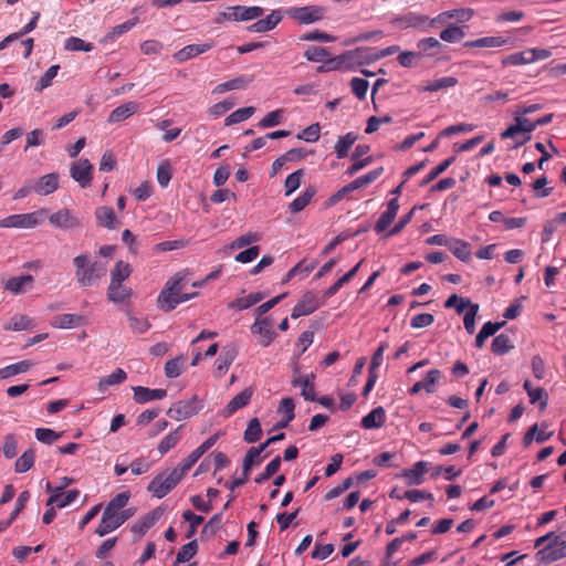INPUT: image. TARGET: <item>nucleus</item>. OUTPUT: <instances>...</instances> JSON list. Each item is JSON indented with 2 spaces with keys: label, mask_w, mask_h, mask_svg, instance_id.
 Returning a JSON list of instances; mask_svg holds the SVG:
<instances>
[{
  "label": "nucleus",
  "mask_w": 566,
  "mask_h": 566,
  "mask_svg": "<svg viewBox=\"0 0 566 566\" xmlns=\"http://www.w3.org/2000/svg\"><path fill=\"white\" fill-rule=\"evenodd\" d=\"M528 132H531V125L527 124V120L516 117V124L505 129L501 134V137L503 139L514 138L516 139V144L521 145L528 139V136H526Z\"/></svg>",
  "instance_id": "obj_16"
},
{
  "label": "nucleus",
  "mask_w": 566,
  "mask_h": 566,
  "mask_svg": "<svg viewBox=\"0 0 566 566\" xmlns=\"http://www.w3.org/2000/svg\"><path fill=\"white\" fill-rule=\"evenodd\" d=\"M449 250L463 262H468L471 259L470 244L461 239L450 240L448 244Z\"/></svg>",
  "instance_id": "obj_34"
},
{
  "label": "nucleus",
  "mask_w": 566,
  "mask_h": 566,
  "mask_svg": "<svg viewBox=\"0 0 566 566\" xmlns=\"http://www.w3.org/2000/svg\"><path fill=\"white\" fill-rule=\"evenodd\" d=\"M33 281L34 279L30 274L13 276L7 281L4 287L13 294H21L24 292L25 285H32Z\"/></svg>",
  "instance_id": "obj_36"
},
{
  "label": "nucleus",
  "mask_w": 566,
  "mask_h": 566,
  "mask_svg": "<svg viewBox=\"0 0 566 566\" xmlns=\"http://www.w3.org/2000/svg\"><path fill=\"white\" fill-rule=\"evenodd\" d=\"M31 326L32 321L27 315H14L4 328L7 331H25L31 328Z\"/></svg>",
  "instance_id": "obj_60"
},
{
  "label": "nucleus",
  "mask_w": 566,
  "mask_h": 566,
  "mask_svg": "<svg viewBox=\"0 0 566 566\" xmlns=\"http://www.w3.org/2000/svg\"><path fill=\"white\" fill-rule=\"evenodd\" d=\"M464 36V28L455 24H448L447 28L440 32V39L448 43L460 42Z\"/></svg>",
  "instance_id": "obj_44"
},
{
  "label": "nucleus",
  "mask_w": 566,
  "mask_h": 566,
  "mask_svg": "<svg viewBox=\"0 0 566 566\" xmlns=\"http://www.w3.org/2000/svg\"><path fill=\"white\" fill-rule=\"evenodd\" d=\"M249 83H250V80L247 76H243V75L238 76L230 81L218 84L214 87L213 93L223 94L228 91L242 90V88H245Z\"/></svg>",
  "instance_id": "obj_39"
},
{
  "label": "nucleus",
  "mask_w": 566,
  "mask_h": 566,
  "mask_svg": "<svg viewBox=\"0 0 566 566\" xmlns=\"http://www.w3.org/2000/svg\"><path fill=\"white\" fill-rule=\"evenodd\" d=\"M50 224L63 231H71L82 227V219L72 210L62 208L48 216Z\"/></svg>",
  "instance_id": "obj_5"
},
{
  "label": "nucleus",
  "mask_w": 566,
  "mask_h": 566,
  "mask_svg": "<svg viewBox=\"0 0 566 566\" xmlns=\"http://www.w3.org/2000/svg\"><path fill=\"white\" fill-rule=\"evenodd\" d=\"M228 21H251L261 18L264 9L259 6L244 7L233 6L229 8Z\"/></svg>",
  "instance_id": "obj_11"
},
{
  "label": "nucleus",
  "mask_w": 566,
  "mask_h": 566,
  "mask_svg": "<svg viewBox=\"0 0 566 566\" xmlns=\"http://www.w3.org/2000/svg\"><path fill=\"white\" fill-rule=\"evenodd\" d=\"M80 495L77 490H69L63 492V486L56 488V492L53 493L46 501V506H56L59 509L65 507L73 503Z\"/></svg>",
  "instance_id": "obj_18"
},
{
  "label": "nucleus",
  "mask_w": 566,
  "mask_h": 566,
  "mask_svg": "<svg viewBox=\"0 0 566 566\" xmlns=\"http://www.w3.org/2000/svg\"><path fill=\"white\" fill-rule=\"evenodd\" d=\"M198 551V544L197 541H191L187 544H185L180 551L178 552L176 556L175 564H181L190 560Z\"/></svg>",
  "instance_id": "obj_56"
},
{
  "label": "nucleus",
  "mask_w": 566,
  "mask_h": 566,
  "mask_svg": "<svg viewBox=\"0 0 566 566\" xmlns=\"http://www.w3.org/2000/svg\"><path fill=\"white\" fill-rule=\"evenodd\" d=\"M262 436V428L258 418H252L244 431L243 439L248 443H254L260 440Z\"/></svg>",
  "instance_id": "obj_47"
},
{
  "label": "nucleus",
  "mask_w": 566,
  "mask_h": 566,
  "mask_svg": "<svg viewBox=\"0 0 566 566\" xmlns=\"http://www.w3.org/2000/svg\"><path fill=\"white\" fill-rule=\"evenodd\" d=\"M3 454L7 459H12L18 453V438L13 433H8L3 438Z\"/></svg>",
  "instance_id": "obj_59"
},
{
  "label": "nucleus",
  "mask_w": 566,
  "mask_h": 566,
  "mask_svg": "<svg viewBox=\"0 0 566 566\" xmlns=\"http://www.w3.org/2000/svg\"><path fill=\"white\" fill-rule=\"evenodd\" d=\"M442 378V371L440 369H431L427 373L426 377L421 380L422 388L427 394L436 392V386Z\"/></svg>",
  "instance_id": "obj_49"
},
{
  "label": "nucleus",
  "mask_w": 566,
  "mask_h": 566,
  "mask_svg": "<svg viewBox=\"0 0 566 566\" xmlns=\"http://www.w3.org/2000/svg\"><path fill=\"white\" fill-rule=\"evenodd\" d=\"M286 14L301 24H311L324 18L325 9L319 6L292 7L286 9Z\"/></svg>",
  "instance_id": "obj_6"
},
{
  "label": "nucleus",
  "mask_w": 566,
  "mask_h": 566,
  "mask_svg": "<svg viewBox=\"0 0 566 566\" xmlns=\"http://www.w3.org/2000/svg\"><path fill=\"white\" fill-rule=\"evenodd\" d=\"M59 188V175L51 172L42 176L33 186V191L41 196L53 193Z\"/></svg>",
  "instance_id": "obj_19"
},
{
  "label": "nucleus",
  "mask_w": 566,
  "mask_h": 566,
  "mask_svg": "<svg viewBox=\"0 0 566 566\" xmlns=\"http://www.w3.org/2000/svg\"><path fill=\"white\" fill-rule=\"evenodd\" d=\"M357 134L349 132L344 136H340L335 144V154L337 158H345L354 143L357 140Z\"/></svg>",
  "instance_id": "obj_35"
},
{
  "label": "nucleus",
  "mask_w": 566,
  "mask_h": 566,
  "mask_svg": "<svg viewBox=\"0 0 566 566\" xmlns=\"http://www.w3.org/2000/svg\"><path fill=\"white\" fill-rule=\"evenodd\" d=\"M85 318L77 314H60L53 317L51 325L55 328H73L84 324Z\"/></svg>",
  "instance_id": "obj_28"
},
{
  "label": "nucleus",
  "mask_w": 566,
  "mask_h": 566,
  "mask_svg": "<svg viewBox=\"0 0 566 566\" xmlns=\"http://www.w3.org/2000/svg\"><path fill=\"white\" fill-rule=\"evenodd\" d=\"M182 428L184 426H179L176 430L171 431L161 439L158 444V451L160 455L166 454L170 449L175 448L179 443L181 439L180 431Z\"/></svg>",
  "instance_id": "obj_41"
},
{
  "label": "nucleus",
  "mask_w": 566,
  "mask_h": 566,
  "mask_svg": "<svg viewBox=\"0 0 566 566\" xmlns=\"http://www.w3.org/2000/svg\"><path fill=\"white\" fill-rule=\"evenodd\" d=\"M253 389L251 387H248L243 389L240 394L234 396L223 408L221 415L226 418L231 417L234 412H237L239 409L245 407L251 401V398L253 396Z\"/></svg>",
  "instance_id": "obj_17"
},
{
  "label": "nucleus",
  "mask_w": 566,
  "mask_h": 566,
  "mask_svg": "<svg viewBox=\"0 0 566 566\" xmlns=\"http://www.w3.org/2000/svg\"><path fill=\"white\" fill-rule=\"evenodd\" d=\"M261 237L256 232H248L237 238L231 244V250H239L254 242L260 241Z\"/></svg>",
  "instance_id": "obj_63"
},
{
  "label": "nucleus",
  "mask_w": 566,
  "mask_h": 566,
  "mask_svg": "<svg viewBox=\"0 0 566 566\" xmlns=\"http://www.w3.org/2000/svg\"><path fill=\"white\" fill-rule=\"evenodd\" d=\"M59 70L60 65L50 66L36 83L34 87L35 91L42 92L44 88L49 87L52 84L53 78L57 75Z\"/></svg>",
  "instance_id": "obj_62"
},
{
  "label": "nucleus",
  "mask_w": 566,
  "mask_h": 566,
  "mask_svg": "<svg viewBox=\"0 0 566 566\" xmlns=\"http://www.w3.org/2000/svg\"><path fill=\"white\" fill-rule=\"evenodd\" d=\"M35 461V452L33 449L24 451L15 461L14 470L17 473L28 472Z\"/></svg>",
  "instance_id": "obj_45"
},
{
  "label": "nucleus",
  "mask_w": 566,
  "mask_h": 566,
  "mask_svg": "<svg viewBox=\"0 0 566 566\" xmlns=\"http://www.w3.org/2000/svg\"><path fill=\"white\" fill-rule=\"evenodd\" d=\"M129 328L135 334H144L150 328V323L146 317H138L135 315H128Z\"/></svg>",
  "instance_id": "obj_61"
},
{
  "label": "nucleus",
  "mask_w": 566,
  "mask_h": 566,
  "mask_svg": "<svg viewBox=\"0 0 566 566\" xmlns=\"http://www.w3.org/2000/svg\"><path fill=\"white\" fill-rule=\"evenodd\" d=\"M511 348L510 337L505 334H500L492 340L491 349L496 355L506 354Z\"/></svg>",
  "instance_id": "obj_58"
},
{
  "label": "nucleus",
  "mask_w": 566,
  "mask_h": 566,
  "mask_svg": "<svg viewBox=\"0 0 566 566\" xmlns=\"http://www.w3.org/2000/svg\"><path fill=\"white\" fill-rule=\"evenodd\" d=\"M363 261L358 262L347 273L339 277L332 286L324 292V298L334 296L345 284H347L358 272Z\"/></svg>",
  "instance_id": "obj_33"
},
{
  "label": "nucleus",
  "mask_w": 566,
  "mask_h": 566,
  "mask_svg": "<svg viewBox=\"0 0 566 566\" xmlns=\"http://www.w3.org/2000/svg\"><path fill=\"white\" fill-rule=\"evenodd\" d=\"M32 366L33 363L28 359L8 365L3 368H0V379H7L15 375L27 373Z\"/></svg>",
  "instance_id": "obj_37"
},
{
  "label": "nucleus",
  "mask_w": 566,
  "mask_h": 566,
  "mask_svg": "<svg viewBox=\"0 0 566 566\" xmlns=\"http://www.w3.org/2000/svg\"><path fill=\"white\" fill-rule=\"evenodd\" d=\"M94 167L87 158H81L71 164L70 175L80 187L88 188L92 185Z\"/></svg>",
  "instance_id": "obj_7"
},
{
  "label": "nucleus",
  "mask_w": 566,
  "mask_h": 566,
  "mask_svg": "<svg viewBox=\"0 0 566 566\" xmlns=\"http://www.w3.org/2000/svg\"><path fill=\"white\" fill-rule=\"evenodd\" d=\"M214 46V41L209 40L205 43H198V44H189L182 48L181 50L177 51L174 54V59L179 62H186L192 57L198 56L199 54H202L209 50H211Z\"/></svg>",
  "instance_id": "obj_14"
},
{
  "label": "nucleus",
  "mask_w": 566,
  "mask_h": 566,
  "mask_svg": "<svg viewBox=\"0 0 566 566\" xmlns=\"http://www.w3.org/2000/svg\"><path fill=\"white\" fill-rule=\"evenodd\" d=\"M360 54L363 53V49H356L355 52H346L344 54H339L337 56H328L324 60L326 63L327 70L329 72L332 71H338V70H347L350 67V61L354 57V54Z\"/></svg>",
  "instance_id": "obj_22"
},
{
  "label": "nucleus",
  "mask_w": 566,
  "mask_h": 566,
  "mask_svg": "<svg viewBox=\"0 0 566 566\" xmlns=\"http://www.w3.org/2000/svg\"><path fill=\"white\" fill-rule=\"evenodd\" d=\"M429 463L426 461L416 462L412 468L403 471L408 485H420L423 483V474L428 471Z\"/></svg>",
  "instance_id": "obj_25"
},
{
  "label": "nucleus",
  "mask_w": 566,
  "mask_h": 566,
  "mask_svg": "<svg viewBox=\"0 0 566 566\" xmlns=\"http://www.w3.org/2000/svg\"><path fill=\"white\" fill-rule=\"evenodd\" d=\"M506 43L502 36H485L464 43L465 48H499Z\"/></svg>",
  "instance_id": "obj_42"
},
{
  "label": "nucleus",
  "mask_w": 566,
  "mask_h": 566,
  "mask_svg": "<svg viewBox=\"0 0 566 566\" xmlns=\"http://www.w3.org/2000/svg\"><path fill=\"white\" fill-rule=\"evenodd\" d=\"M119 526H122V521L120 517L117 516V512L111 511L109 507H105L95 533L103 537L117 530Z\"/></svg>",
  "instance_id": "obj_15"
},
{
  "label": "nucleus",
  "mask_w": 566,
  "mask_h": 566,
  "mask_svg": "<svg viewBox=\"0 0 566 566\" xmlns=\"http://www.w3.org/2000/svg\"><path fill=\"white\" fill-rule=\"evenodd\" d=\"M251 332L260 335L259 342L263 347H268L276 336V333L273 329V321L270 317H258L251 326Z\"/></svg>",
  "instance_id": "obj_10"
},
{
  "label": "nucleus",
  "mask_w": 566,
  "mask_h": 566,
  "mask_svg": "<svg viewBox=\"0 0 566 566\" xmlns=\"http://www.w3.org/2000/svg\"><path fill=\"white\" fill-rule=\"evenodd\" d=\"M186 358L185 356L180 355L178 357H175L170 360H168L165 364V375L167 378H177L182 373V364L185 363Z\"/></svg>",
  "instance_id": "obj_52"
},
{
  "label": "nucleus",
  "mask_w": 566,
  "mask_h": 566,
  "mask_svg": "<svg viewBox=\"0 0 566 566\" xmlns=\"http://www.w3.org/2000/svg\"><path fill=\"white\" fill-rule=\"evenodd\" d=\"M303 176H304V170L298 169L286 177L285 182H284L286 197L291 196L296 189H298V187L301 186Z\"/></svg>",
  "instance_id": "obj_57"
},
{
  "label": "nucleus",
  "mask_w": 566,
  "mask_h": 566,
  "mask_svg": "<svg viewBox=\"0 0 566 566\" xmlns=\"http://www.w3.org/2000/svg\"><path fill=\"white\" fill-rule=\"evenodd\" d=\"M329 55V50L323 46H308L304 52V56L307 61L316 63L324 62Z\"/></svg>",
  "instance_id": "obj_54"
},
{
  "label": "nucleus",
  "mask_w": 566,
  "mask_h": 566,
  "mask_svg": "<svg viewBox=\"0 0 566 566\" xmlns=\"http://www.w3.org/2000/svg\"><path fill=\"white\" fill-rule=\"evenodd\" d=\"M535 547L542 546L536 558L542 564H551L566 557V532L554 535L553 533L538 537Z\"/></svg>",
  "instance_id": "obj_2"
},
{
  "label": "nucleus",
  "mask_w": 566,
  "mask_h": 566,
  "mask_svg": "<svg viewBox=\"0 0 566 566\" xmlns=\"http://www.w3.org/2000/svg\"><path fill=\"white\" fill-rule=\"evenodd\" d=\"M323 302H319L316 294L306 292L292 310L291 317L298 318L314 313Z\"/></svg>",
  "instance_id": "obj_9"
},
{
  "label": "nucleus",
  "mask_w": 566,
  "mask_h": 566,
  "mask_svg": "<svg viewBox=\"0 0 566 566\" xmlns=\"http://www.w3.org/2000/svg\"><path fill=\"white\" fill-rule=\"evenodd\" d=\"M64 49L66 51L91 52L94 49V44L77 36H70L64 42Z\"/></svg>",
  "instance_id": "obj_51"
},
{
  "label": "nucleus",
  "mask_w": 566,
  "mask_h": 566,
  "mask_svg": "<svg viewBox=\"0 0 566 566\" xmlns=\"http://www.w3.org/2000/svg\"><path fill=\"white\" fill-rule=\"evenodd\" d=\"M73 266L76 282L81 287L96 285L106 274V266L94 260L88 252L74 256Z\"/></svg>",
  "instance_id": "obj_1"
},
{
  "label": "nucleus",
  "mask_w": 566,
  "mask_h": 566,
  "mask_svg": "<svg viewBox=\"0 0 566 566\" xmlns=\"http://www.w3.org/2000/svg\"><path fill=\"white\" fill-rule=\"evenodd\" d=\"M184 476L185 473L177 467L167 475L159 474L155 476L147 489L154 496L163 499L181 481Z\"/></svg>",
  "instance_id": "obj_4"
},
{
  "label": "nucleus",
  "mask_w": 566,
  "mask_h": 566,
  "mask_svg": "<svg viewBox=\"0 0 566 566\" xmlns=\"http://www.w3.org/2000/svg\"><path fill=\"white\" fill-rule=\"evenodd\" d=\"M197 293L185 294V296H176L171 293V287H164L157 297V305L165 312L172 311L178 304L193 298Z\"/></svg>",
  "instance_id": "obj_12"
},
{
  "label": "nucleus",
  "mask_w": 566,
  "mask_h": 566,
  "mask_svg": "<svg viewBox=\"0 0 566 566\" xmlns=\"http://www.w3.org/2000/svg\"><path fill=\"white\" fill-rule=\"evenodd\" d=\"M255 112V108L253 106L242 107L233 113H231L228 117L224 119L226 126H231L237 123H241L248 118H250Z\"/></svg>",
  "instance_id": "obj_48"
},
{
  "label": "nucleus",
  "mask_w": 566,
  "mask_h": 566,
  "mask_svg": "<svg viewBox=\"0 0 566 566\" xmlns=\"http://www.w3.org/2000/svg\"><path fill=\"white\" fill-rule=\"evenodd\" d=\"M138 22V18H134L130 20L125 21L124 23H120L114 28H112L104 36V42H113L118 36L123 35L124 33L132 30Z\"/></svg>",
  "instance_id": "obj_43"
},
{
  "label": "nucleus",
  "mask_w": 566,
  "mask_h": 566,
  "mask_svg": "<svg viewBox=\"0 0 566 566\" xmlns=\"http://www.w3.org/2000/svg\"><path fill=\"white\" fill-rule=\"evenodd\" d=\"M386 421V412L382 407L373 409L361 419V426L365 429H378L384 426Z\"/></svg>",
  "instance_id": "obj_29"
},
{
  "label": "nucleus",
  "mask_w": 566,
  "mask_h": 566,
  "mask_svg": "<svg viewBox=\"0 0 566 566\" xmlns=\"http://www.w3.org/2000/svg\"><path fill=\"white\" fill-rule=\"evenodd\" d=\"M315 193H316L315 187L308 186L298 197H296L289 205V210L292 213H297V212L302 211L311 202V200L315 196Z\"/></svg>",
  "instance_id": "obj_31"
},
{
  "label": "nucleus",
  "mask_w": 566,
  "mask_h": 566,
  "mask_svg": "<svg viewBox=\"0 0 566 566\" xmlns=\"http://www.w3.org/2000/svg\"><path fill=\"white\" fill-rule=\"evenodd\" d=\"M368 87V81L361 77H353L350 81L352 92L360 101H364L366 98Z\"/></svg>",
  "instance_id": "obj_64"
},
{
  "label": "nucleus",
  "mask_w": 566,
  "mask_h": 566,
  "mask_svg": "<svg viewBox=\"0 0 566 566\" xmlns=\"http://www.w3.org/2000/svg\"><path fill=\"white\" fill-rule=\"evenodd\" d=\"M314 380H315V375L312 373L304 377H297V378L293 379L292 385L294 387L302 388L301 395L304 397L305 400L315 401L316 400V391H315Z\"/></svg>",
  "instance_id": "obj_24"
},
{
  "label": "nucleus",
  "mask_w": 566,
  "mask_h": 566,
  "mask_svg": "<svg viewBox=\"0 0 566 566\" xmlns=\"http://www.w3.org/2000/svg\"><path fill=\"white\" fill-rule=\"evenodd\" d=\"M262 298H263L262 293H251L244 297L234 300L230 304V307H234V308L242 311V310L249 308V307L253 306L254 304L259 303Z\"/></svg>",
  "instance_id": "obj_53"
},
{
  "label": "nucleus",
  "mask_w": 566,
  "mask_h": 566,
  "mask_svg": "<svg viewBox=\"0 0 566 566\" xmlns=\"http://www.w3.org/2000/svg\"><path fill=\"white\" fill-rule=\"evenodd\" d=\"M417 48L420 56L426 55L433 57L441 53L443 45L438 39L430 36L419 40Z\"/></svg>",
  "instance_id": "obj_26"
},
{
  "label": "nucleus",
  "mask_w": 566,
  "mask_h": 566,
  "mask_svg": "<svg viewBox=\"0 0 566 566\" xmlns=\"http://www.w3.org/2000/svg\"><path fill=\"white\" fill-rule=\"evenodd\" d=\"M95 218L97 226L109 230L117 229L119 221L117 220L112 207L101 206L95 209Z\"/></svg>",
  "instance_id": "obj_20"
},
{
  "label": "nucleus",
  "mask_w": 566,
  "mask_h": 566,
  "mask_svg": "<svg viewBox=\"0 0 566 566\" xmlns=\"http://www.w3.org/2000/svg\"><path fill=\"white\" fill-rule=\"evenodd\" d=\"M458 84V78L454 76H443L427 82L418 91L419 92H438L441 90L454 87Z\"/></svg>",
  "instance_id": "obj_30"
},
{
  "label": "nucleus",
  "mask_w": 566,
  "mask_h": 566,
  "mask_svg": "<svg viewBox=\"0 0 566 566\" xmlns=\"http://www.w3.org/2000/svg\"><path fill=\"white\" fill-rule=\"evenodd\" d=\"M139 111V103L137 102H126L119 106H117L116 108H114L108 118H107V122L109 124H115V123H120L125 119H127L128 117H130L132 115H134L135 113H137Z\"/></svg>",
  "instance_id": "obj_21"
},
{
  "label": "nucleus",
  "mask_w": 566,
  "mask_h": 566,
  "mask_svg": "<svg viewBox=\"0 0 566 566\" xmlns=\"http://www.w3.org/2000/svg\"><path fill=\"white\" fill-rule=\"evenodd\" d=\"M473 303L469 298L460 297L457 294H452L444 302L446 308L454 307L458 314H462L465 310H468Z\"/></svg>",
  "instance_id": "obj_55"
},
{
  "label": "nucleus",
  "mask_w": 566,
  "mask_h": 566,
  "mask_svg": "<svg viewBox=\"0 0 566 566\" xmlns=\"http://www.w3.org/2000/svg\"><path fill=\"white\" fill-rule=\"evenodd\" d=\"M160 516L161 512L158 509H156L153 512L145 515L138 522H136L133 525L132 531L140 535H144L149 528H151L156 524Z\"/></svg>",
  "instance_id": "obj_32"
},
{
  "label": "nucleus",
  "mask_w": 566,
  "mask_h": 566,
  "mask_svg": "<svg viewBox=\"0 0 566 566\" xmlns=\"http://www.w3.org/2000/svg\"><path fill=\"white\" fill-rule=\"evenodd\" d=\"M127 378V374L124 369L117 368L111 375L105 376L98 381V390L105 392L108 387L122 384Z\"/></svg>",
  "instance_id": "obj_38"
},
{
  "label": "nucleus",
  "mask_w": 566,
  "mask_h": 566,
  "mask_svg": "<svg viewBox=\"0 0 566 566\" xmlns=\"http://www.w3.org/2000/svg\"><path fill=\"white\" fill-rule=\"evenodd\" d=\"M201 406L199 400L195 396L190 400L178 401L174 403L167 411V415L177 421L188 419L195 415H197L200 410Z\"/></svg>",
  "instance_id": "obj_8"
},
{
  "label": "nucleus",
  "mask_w": 566,
  "mask_h": 566,
  "mask_svg": "<svg viewBox=\"0 0 566 566\" xmlns=\"http://www.w3.org/2000/svg\"><path fill=\"white\" fill-rule=\"evenodd\" d=\"M48 209L41 208L29 213L11 214L0 220V228L32 229L48 216Z\"/></svg>",
  "instance_id": "obj_3"
},
{
  "label": "nucleus",
  "mask_w": 566,
  "mask_h": 566,
  "mask_svg": "<svg viewBox=\"0 0 566 566\" xmlns=\"http://www.w3.org/2000/svg\"><path fill=\"white\" fill-rule=\"evenodd\" d=\"M132 274V268L127 262L122 260L117 261L115 266L111 271V282L109 283H120L129 277Z\"/></svg>",
  "instance_id": "obj_40"
},
{
  "label": "nucleus",
  "mask_w": 566,
  "mask_h": 566,
  "mask_svg": "<svg viewBox=\"0 0 566 566\" xmlns=\"http://www.w3.org/2000/svg\"><path fill=\"white\" fill-rule=\"evenodd\" d=\"M134 390V400L137 403H145L151 400L163 399L167 396L166 389H150L143 386H137L133 388Z\"/></svg>",
  "instance_id": "obj_23"
},
{
  "label": "nucleus",
  "mask_w": 566,
  "mask_h": 566,
  "mask_svg": "<svg viewBox=\"0 0 566 566\" xmlns=\"http://www.w3.org/2000/svg\"><path fill=\"white\" fill-rule=\"evenodd\" d=\"M237 356V352L231 348L228 350H224L217 359V367L216 370L219 374V376H222L226 374L233 363L234 358Z\"/></svg>",
  "instance_id": "obj_50"
},
{
  "label": "nucleus",
  "mask_w": 566,
  "mask_h": 566,
  "mask_svg": "<svg viewBox=\"0 0 566 566\" xmlns=\"http://www.w3.org/2000/svg\"><path fill=\"white\" fill-rule=\"evenodd\" d=\"M398 21L405 27L427 28L429 18L427 15L418 14L415 12H408L401 15Z\"/></svg>",
  "instance_id": "obj_46"
},
{
  "label": "nucleus",
  "mask_w": 566,
  "mask_h": 566,
  "mask_svg": "<svg viewBox=\"0 0 566 566\" xmlns=\"http://www.w3.org/2000/svg\"><path fill=\"white\" fill-rule=\"evenodd\" d=\"M283 19L280 10H273L265 18H259L258 21L247 27V31L251 33H265L273 30Z\"/></svg>",
  "instance_id": "obj_13"
},
{
  "label": "nucleus",
  "mask_w": 566,
  "mask_h": 566,
  "mask_svg": "<svg viewBox=\"0 0 566 566\" xmlns=\"http://www.w3.org/2000/svg\"><path fill=\"white\" fill-rule=\"evenodd\" d=\"M132 294V289L120 283H109L107 289V298L115 304L126 302L130 298Z\"/></svg>",
  "instance_id": "obj_27"
}]
</instances>
